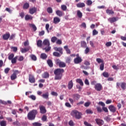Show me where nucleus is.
I'll return each mask as SVG.
<instances>
[{
    "label": "nucleus",
    "instance_id": "nucleus-50",
    "mask_svg": "<svg viewBox=\"0 0 126 126\" xmlns=\"http://www.w3.org/2000/svg\"><path fill=\"white\" fill-rule=\"evenodd\" d=\"M71 61V58L69 57L67 58L66 60V63H70Z\"/></svg>",
    "mask_w": 126,
    "mask_h": 126
},
{
    "label": "nucleus",
    "instance_id": "nucleus-55",
    "mask_svg": "<svg viewBox=\"0 0 126 126\" xmlns=\"http://www.w3.org/2000/svg\"><path fill=\"white\" fill-rule=\"evenodd\" d=\"M98 34V31H96L95 29H94L93 31V35L94 36H95V35H97Z\"/></svg>",
    "mask_w": 126,
    "mask_h": 126
},
{
    "label": "nucleus",
    "instance_id": "nucleus-25",
    "mask_svg": "<svg viewBox=\"0 0 126 126\" xmlns=\"http://www.w3.org/2000/svg\"><path fill=\"white\" fill-rule=\"evenodd\" d=\"M73 98L74 100H79L80 98V95L78 94H73Z\"/></svg>",
    "mask_w": 126,
    "mask_h": 126
},
{
    "label": "nucleus",
    "instance_id": "nucleus-49",
    "mask_svg": "<svg viewBox=\"0 0 126 126\" xmlns=\"http://www.w3.org/2000/svg\"><path fill=\"white\" fill-rule=\"evenodd\" d=\"M36 12H37V8L33 7L32 8V14H33V13H36Z\"/></svg>",
    "mask_w": 126,
    "mask_h": 126
},
{
    "label": "nucleus",
    "instance_id": "nucleus-31",
    "mask_svg": "<svg viewBox=\"0 0 126 126\" xmlns=\"http://www.w3.org/2000/svg\"><path fill=\"white\" fill-rule=\"evenodd\" d=\"M28 119L30 121H32V111L28 114Z\"/></svg>",
    "mask_w": 126,
    "mask_h": 126
},
{
    "label": "nucleus",
    "instance_id": "nucleus-27",
    "mask_svg": "<svg viewBox=\"0 0 126 126\" xmlns=\"http://www.w3.org/2000/svg\"><path fill=\"white\" fill-rule=\"evenodd\" d=\"M42 97H43V98H44V99H49V93L47 92L44 94H43L42 95Z\"/></svg>",
    "mask_w": 126,
    "mask_h": 126
},
{
    "label": "nucleus",
    "instance_id": "nucleus-44",
    "mask_svg": "<svg viewBox=\"0 0 126 126\" xmlns=\"http://www.w3.org/2000/svg\"><path fill=\"white\" fill-rule=\"evenodd\" d=\"M34 126H42V124L38 122H35L32 124Z\"/></svg>",
    "mask_w": 126,
    "mask_h": 126
},
{
    "label": "nucleus",
    "instance_id": "nucleus-42",
    "mask_svg": "<svg viewBox=\"0 0 126 126\" xmlns=\"http://www.w3.org/2000/svg\"><path fill=\"white\" fill-rule=\"evenodd\" d=\"M61 8H62V10H63V11H65V10H66L67 7H66V6L65 5H62Z\"/></svg>",
    "mask_w": 126,
    "mask_h": 126
},
{
    "label": "nucleus",
    "instance_id": "nucleus-4",
    "mask_svg": "<svg viewBox=\"0 0 126 126\" xmlns=\"http://www.w3.org/2000/svg\"><path fill=\"white\" fill-rule=\"evenodd\" d=\"M120 85L122 89L123 90H125V89H126V83L123 82L121 83H117V88H119L120 87Z\"/></svg>",
    "mask_w": 126,
    "mask_h": 126
},
{
    "label": "nucleus",
    "instance_id": "nucleus-41",
    "mask_svg": "<svg viewBox=\"0 0 126 126\" xmlns=\"http://www.w3.org/2000/svg\"><path fill=\"white\" fill-rule=\"evenodd\" d=\"M102 75H103V76H104V77L108 78V77H109V73L107 72H104L102 73Z\"/></svg>",
    "mask_w": 126,
    "mask_h": 126
},
{
    "label": "nucleus",
    "instance_id": "nucleus-46",
    "mask_svg": "<svg viewBox=\"0 0 126 126\" xmlns=\"http://www.w3.org/2000/svg\"><path fill=\"white\" fill-rule=\"evenodd\" d=\"M86 114H93V111H92V110H91V109H87L86 110Z\"/></svg>",
    "mask_w": 126,
    "mask_h": 126
},
{
    "label": "nucleus",
    "instance_id": "nucleus-51",
    "mask_svg": "<svg viewBox=\"0 0 126 126\" xmlns=\"http://www.w3.org/2000/svg\"><path fill=\"white\" fill-rule=\"evenodd\" d=\"M32 28L34 32H35V31H37V27H36V26H35V25L32 24Z\"/></svg>",
    "mask_w": 126,
    "mask_h": 126
},
{
    "label": "nucleus",
    "instance_id": "nucleus-34",
    "mask_svg": "<svg viewBox=\"0 0 126 126\" xmlns=\"http://www.w3.org/2000/svg\"><path fill=\"white\" fill-rule=\"evenodd\" d=\"M37 47H42V40H39L37 41Z\"/></svg>",
    "mask_w": 126,
    "mask_h": 126
},
{
    "label": "nucleus",
    "instance_id": "nucleus-60",
    "mask_svg": "<svg viewBox=\"0 0 126 126\" xmlns=\"http://www.w3.org/2000/svg\"><path fill=\"white\" fill-rule=\"evenodd\" d=\"M24 45L25 46V47H27V46L29 45V42L28 41V40H27L26 41L24 42Z\"/></svg>",
    "mask_w": 126,
    "mask_h": 126
},
{
    "label": "nucleus",
    "instance_id": "nucleus-56",
    "mask_svg": "<svg viewBox=\"0 0 126 126\" xmlns=\"http://www.w3.org/2000/svg\"><path fill=\"white\" fill-rule=\"evenodd\" d=\"M12 50H13V51L15 53H16L17 52V47H11Z\"/></svg>",
    "mask_w": 126,
    "mask_h": 126
},
{
    "label": "nucleus",
    "instance_id": "nucleus-37",
    "mask_svg": "<svg viewBox=\"0 0 126 126\" xmlns=\"http://www.w3.org/2000/svg\"><path fill=\"white\" fill-rule=\"evenodd\" d=\"M89 52H90V48L89 47H86V49L85 50V54H86V55H87V54H88Z\"/></svg>",
    "mask_w": 126,
    "mask_h": 126
},
{
    "label": "nucleus",
    "instance_id": "nucleus-52",
    "mask_svg": "<svg viewBox=\"0 0 126 126\" xmlns=\"http://www.w3.org/2000/svg\"><path fill=\"white\" fill-rule=\"evenodd\" d=\"M42 121L43 122H46L47 121V116L46 115H43L41 118Z\"/></svg>",
    "mask_w": 126,
    "mask_h": 126
},
{
    "label": "nucleus",
    "instance_id": "nucleus-61",
    "mask_svg": "<svg viewBox=\"0 0 126 126\" xmlns=\"http://www.w3.org/2000/svg\"><path fill=\"white\" fill-rule=\"evenodd\" d=\"M91 103L90 102H87L85 103L84 106L85 107H89Z\"/></svg>",
    "mask_w": 126,
    "mask_h": 126
},
{
    "label": "nucleus",
    "instance_id": "nucleus-29",
    "mask_svg": "<svg viewBox=\"0 0 126 126\" xmlns=\"http://www.w3.org/2000/svg\"><path fill=\"white\" fill-rule=\"evenodd\" d=\"M60 67H65L66 66V64L64 62H61L59 64Z\"/></svg>",
    "mask_w": 126,
    "mask_h": 126
},
{
    "label": "nucleus",
    "instance_id": "nucleus-45",
    "mask_svg": "<svg viewBox=\"0 0 126 126\" xmlns=\"http://www.w3.org/2000/svg\"><path fill=\"white\" fill-rule=\"evenodd\" d=\"M16 77H17L16 74L13 73L11 76V79H16Z\"/></svg>",
    "mask_w": 126,
    "mask_h": 126
},
{
    "label": "nucleus",
    "instance_id": "nucleus-9",
    "mask_svg": "<svg viewBox=\"0 0 126 126\" xmlns=\"http://www.w3.org/2000/svg\"><path fill=\"white\" fill-rule=\"evenodd\" d=\"M95 122L98 126H103L104 125V121L101 119H96Z\"/></svg>",
    "mask_w": 126,
    "mask_h": 126
},
{
    "label": "nucleus",
    "instance_id": "nucleus-58",
    "mask_svg": "<svg viewBox=\"0 0 126 126\" xmlns=\"http://www.w3.org/2000/svg\"><path fill=\"white\" fill-rule=\"evenodd\" d=\"M56 44H58V45H62V44H63V42L62 41V40L58 39L56 42Z\"/></svg>",
    "mask_w": 126,
    "mask_h": 126
},
{
    "label": "nucleus",
    "instance_id": "nucleus-48",
    "mask_svg": "<svg viewBox=\"0 0 126 126\" xmlns=\"http://www.w3.org/2000/svg\"><path fill=\"white\" fill-rule=\"evenodd\" d=\"M62 62L60 59H56L55 60V63L57 65H59L60 63H61Z\"/></svg>",
    "mask_w": 126,
    "mask_h": 126
},
{
    "label": "nucleus",
    "instance_id": "nucleus-6",
    "mask_svg": "<svg viewBox=\"0 0 126 126\" xmlns=\"http://www.w3.org/2000/svg\"><path fill=\"white\" fill-rule=\"evenodd\" d=\"M74 63L76 64H78V63H81L82 62V59L81 57H76L74 59Z\"/></svg>",
    "mask_w": 126,
    "mask_h": 126
},
{
    "label": "nucleus",
    "instance_id": "nucleus-22",
    "mask_svg": "<svg viewBox=\"0 0 126 126\" xmlns=\"http://www.w3.org/2000/svg\"><path fill=\"white\" fill-rule=\"evenodd\" d=\"M47 63L49 66H50V67H53V61L51 59H49L47 60Z\"/></svg>",
    "mask_w": 126,
    "mask_h": 126
},
{
    "label": "nucleus",
    "instance_id": "nucleus-21",
    "mask_svg": "<svg viewBox=\"0 0 126 126\" xmlns=\"http://www.w3.org/2000/svg\"><path fill=\"white\" fill-rule=\"evenodd\" d=\"M106 12L107 13V14H109V15H113L115 13V12H114V11L113 10H110V9H107L106 10Z\"/></svg>",
    "mask_w": 126,
    "mask_h": 126
},
{
    "label": "nucleus",
    "instance_id": "nucleus-38",
    "mask_svg": "<svg viewBox=\"0 0 126 126\" xmlns=\"http://www.w3.org/2000/svg\"><path fill=\"white\" fill-rule=\"evenodd\" d=\"M0 125L1 126H6V121H2L0 122Z\"/></svg>",
    "mask_w": 126,
    "mask_h": 126
},
{
    "label": "nucleus",
    "instance_id": "nucleus-36",
    "mask_svg": "<svg viewBox=\"0 0 126 126\" xmlns=\"http://www.w3.org/2000/svg\"><path fill=\"white\" fill-rule=\"evenodd\" d=\"M92 3H93V2L91 0H87L86 1V4L87 5H92Z\"/></svg>",
    "mask_w": 126,
    "mask_h": 126
},
{
    "label": "nucleus",
    "instance_id": "nucleus-40",
    "mask_svg": "<svg viewBox=\"0 0 126 126\" xmlns=\"http://www.w3.org/2000/svg\"><path fill=\"white\" fill-rule=\"evenodd\" d=\"M57 40H58V38L56 36H54L51 38V42L52 43H55L56 41H57Z\"/></svg>",
    "mask_w": 126,
    "mask_h": 126
},
{
    "label": "nucleus",
    "instance_id": "nucleus-35",
    "mask_svg": "<svg viewBox=\"0 0 126 126\" xmlns=\"http://www.w3.org/2000/svg\"><path fill=\"white\" fill-rule=\"evenodd\" d=\"M76 82L78 83H79L81 86H83V82L82 81V80L81 79H77L76 80Z\"/></svg>",
    "mask_w": 126,
    "mask_h": 126
},
{
    "label": "nucleus",
    "instance_id": "nucleus-13",
    "mask_svg": "<svg viewBox=\"0 0 126 126\" xmlns=\"http://www.w3.org/2000/svg\"><path fill=\"white\" fill-rule=\"evenodd\" d=\"M63 48L66 51V54L70 55L71 54V51H70V49L68 48V45H66L63 47Z\"/></svg>",
    "mask_w": 126,
    "mask_h": 126
},
{
    "label": "nucleus",
    "instance_id": "nucleus-18",
    "mask_svg": "<svg viewBox=\"0 0 126 126\" xmlns=\"http://www.w3.org/2000/svg\"><path fill=\"white\" fill-rule=\"evenodd\" d=\"M81 47L84 48L87 47V43H86V42L85 41H81Z\"/></svg>",
    "mask_w": 126,
    "mask_h": 126
},
{
    "label": "nucleus",
    "instance_id": "nucleus-19",
    "mask_svg": "<svg viewBox=\"0 0 126 126\" xmlns=\"http://www.w3.org/2000/svg\"><path fill=\"white\" fill-rule=\"evenodd\" d=\"M77 15L79 18H82V16H83L82 12L79 10L77 11Z\"/></svg>",
    "mask_w": 126,
    "mask_h": 126
},
{
    "label": "nucleus",
    "instance_id": "nucleus-15",
    "mask_svg": "<svg viewBox=\"0 0 126 126\" xmlns=\"http://www.w3.org/2000/svg\"><path fill=\"white\" fill-rule=\"evenodd\" d=\"M61 22V19L59 18L58 17H56L54 18V21L53 22L54 23V24H58V23H59V22Z\"/></svg>",
    "mask_w": 126,
    "mask_h": 126
},
{
    "label": "nucleus",
    "instance_id": "nucleus-54",
    "mask_svg": "<svg viewBox=\"0 0 126 126\" xmlns=\"http://www.w3.org/2000/svg\"><path fill=\"white\" fill-rule=\"evenodd\" d=\"M10 70V68H6L4 69V72L6 73V74H7L8 73L9 71Z\"/></svg>",
    "mask_w": 126,
    "mask_h": 126
},
{
    "label": "nucleus",
    "instance_id": "nucleus-33",
    "mask_svg": "<svg viewBox=\"0 0 126 126\" xmlns=\"http://www.w3.org/2000/svg\"><path fill=\"white\" fill-rule=\"evenodd\" d=\"M62 54H60L59 52H55L53 53V56L54 57H57V58H60Z\"/></svg>",
    "mask_w": 126,
    "mask_h": 126
},
{
    "label": "nucleus",
    "instance_id": "nucleus-3",
    "mask_svg": "<svg viewBox=\"0 0 126 126\" xmlns=\"http://www.w3.org/2000/svg\"><path fill=\"white\" fill-rule=\"evenodd\" d=\"M72 116H75L76 119H81V116H82V114L81 113L76 111L73 110L71 112Z\"/></svg>",
    "mask_w": 126,
    "mask_h": 126
},
{
    "label": "nucleus",
    "instance_id": "nucleus-5",
    "mask_svg": "<svg viewBox=\"0 0 126 126\" xmlns=\"http://www.w3.org/2000/svg\"><path fill=\"white\" fill-rule=\"evenodd\" d=\"M102 88H103V87L100 83H97L94 86V89L96 90V91H101V90H102Z\"/></svg>",
    "mask_w": 126,
    "mask_h": 126
},
{
    "label": "nucleus",
    "instance_id": "nucleus-2",
    "mask_svg": "<svg viewBox=\"0 0 126 126\" xmlns=\"http://www.w3.org/2000/svg\"><path fill=\"white\" fill-rule=\"evenodd\" d=\"M43 44L44 46H47V48L45 47L44 50H45V52H48L49 51H51V47L50 46V41L48 39H45L43 41Z\"/></svg>",
    "mask_w": 126,
    "mask_h": 126
},
{
    "label": "nucleus",
    "instance_id": "nucleus-1",
    "mask_svg": "<svg viewBox=\"0 0 126 126\" xmlns=\"http://www.w3.org/2000/svg\"><path fill=\"white\" fill-rule=\"evenodd\" d=\"M63 72H64V70L63 69L57 68L55 69L54 71L55 75V79H62L63 73Z\"/></svg>",
    "mask_w": 126,
    "mask_h": 126
},
{
    "label": "nucleus",
    "instance_id": "nucleus-64",
    "mask_svg": "<svg viewBox=\"0 0 126 126\" xmlns=\"http://www.w3.org/2000/svg\"><path fill=\"white\" fill-rule=\"evenodd\" d=\"M51 94L53 96H58V93H57V92H52Z\"/></svg>",
    "mask_w": 126,
    "mask_h": 126
},
{
    "label": "nucleus",
    "instance_id": "nucleus-59",
    "mask_svg": "<svg viewBox=\"0 0 126 126\" xmlns=\"http://www.w3.org/2000/svg\"><path fill=\"white\" fill-rule=\"evenodd\" d=\"M5 10L9 12V13H11V12H12V10L10 9L9 8H6Z\"/></svg>",
    "mask_w": 126,
    "mask_h": 126
},
{
    "label": "nucleus",
    "instance_id": "nucleus-12",
    "mask_svg": "<svg viewBox=\"0 0 126 126\" xmlns=\"http://www.w3.org/2000/svg\"><path fill=\"white\" fill-rule=\"evenodd\" d=\"M108 109L110 110V111L112 112V113H115V112H116V109L114 105H111L109 106Z\"/></svg>",
    "mask_w": 126,
    "mask_h": 126
},
{
    "label": "nucleus",
    "instance_id": "nucleus-53",
    "mask_svg": "<svg viewBox=\"0 0 126 126\" xmlns=\"http://www.w3.org/2000/svg\"><path fill=\"white\" fill-rule=\"evenodd\" d=\"M9 38L10 40H12L13 39H14V38H15V34H11Z\"/></svg>",
    "mask_w": 126,
    "mask_h": 126
},
{
    "label": "nucleus",
    "instance_id": "nucleus-8",
    "mask_svg": "<svg viewBox=\"0 0 126 126\" xmlns=\"http://www.w3.org/2000/svg\"><path fill=\"white\" fill-rule=\"evenodd\" d=\"M9 37H10V34L9 32L6 33L2 35V39L5 40H7L9 39Z\"/></svg>",
    "mask_w": 126,
    "mask_h": 126
},
{
    "label": "nucleus",
    "instance_id": "nucleus-28",
    "mask_svg": "<svg viewBox=\"0 0 126 126\" xmlns=\"http://www.w3.org/2000/svg\"><path fill=\"white\" fill-rule=\"evenodd\" d=\"M29 51V47H27L26 48H21V52L22 53H26V52H28Z\"/></svg>",
    "mask_w": 126,
    "mask_h": 126
},
{
    "label": "nucleus",
    "instance_id": "nucleus-63",
    "mask_svg": "<svg viewBox=\"0 0 126 126\" xmlns=\"http://www.w3.org/2000/svg\"><path fill=\"white\" fill-rule=\"evenodd\" d=\"M45 34V31H42L41 32H39V36H43Z\"/></svg>",
    "mask_w": 126,
    "mask_h": 126
},
{
    "label": "nucleus",
    "instance_id": "nucleus-23",
    "mask_svg": "<svg viewBox=\"0 0 126 126\" xmlns=\"http://www.w3.org/2000/svg\"><path fill=\"white\" fill-rule=\"evenodd\" d=\"M48 58V56L45 53H42L40 55V58L42 60H46Z\"/></svg>",
    "mask_w": 126,
    "mask_h": 126
},
{
    "label": "nucleus",
    "instance_id": "nucleus-17",
    "mask_svg": "<svg viewBox=\"0 0 126 126\" xmlns=\"http://www.w3.org/2000/svg\"><path fill=\"white\" fill-rule=\"evenodd\" d=\"M77 7L82 8L85 7V3L83 2H79L76 4Z\"/></svg>",
    "mask_w": 126,
    "mask_h": 126
},
{
    "label": "nucleus",
    "instance_id": "nucleus-16",
    "mask_svg": "<svg viewBox=\"0 0 126 126\" xmlns=\"http://www.w3.org/2000/svg\"><path fill=\"white\" fill-rule=\"evenodd\" d=\"M37 112L36 110H33L32 111V120H34L36 117V115L37 114Z\"/></svg>",
    "mask_w": 126,
    "mask_h": 126
},
{
    "label": "nucleus",
    "instance_id": "nucleus-24",
    "mask_svg": "<svg viewBox=\"0 0 126 126\" xmlns=\"http://www.w3.org/2000/svg\"><path fill=\"white\" fill-rule=\"evenodd\" d=\"M43 78H49L50 76V74L48 72H44L42 75Z\"/></svg>",
    "mask_w": 126,
    "mask_h": 126
},
{
    "label": "nucleus",
    "instance_id": "nucleus-57",
    "mask_svg": "<svg viewBox=\"0 0 126 126\" xmlns=\"http://www.w3.org/2000/svg\"><path fill=\"white\" fill-rule=\"evenodd\" d=\"M23 60H24V57H23V56H20L19 57V58L18 59V60L19 62H22V61H23Z\"/></svg>",
    "mask_w": 126,
    "mask_h": 126
},
{
    "label": "nucleus",
    "instance_id": "nucleus-14",
    "mask_svg": "<svg viewBox=\"0 0 126 126\" xmlns=\"http://www.w3.org/2000/svg\"><path fill=\"white\" fill-rule=\"evenodd\" d=\"M57 15L59 16V17H62L64 14L63 12L60 10H58L56 11Z\"/></svg>",
    "mask_w": 126,
    "mask_h": 126
},
{
    "label": "nucleus",
    "instance_id": "nucleus-62",
    "mask_svg": "<svg viewBox=\"0 0 126 126\" xmlns=\"http://www.w3.org/2000/svg\"><path fill=\"white\" fill-rule=\"evenodd\" d=\"M100 70H104V63H102L100 65Z\"/></svg>",
    "mask_w": 126,
    "mask_h": 126
},
{
    "label": "nucleus",
    "instance_id": "nucleus-7",
    "mask_svg": "<svg viewBox=\"0 0 126 126\" xmlns=\"http://www.w3.org/2000/svg\"><path fill=\"white\" fill-rule=\"evenodd\" d=\"M39 109L41 114H46L47 113V110H46V107L43 105H40L39 106Z\"/></svg>",
    "mask_w": 126,
    "mask_h": 126
},
{
    "label": "nucleus",
    "instance_id": "nucleus-47",
    "mask_svg": "<svg viewBox=\"0 0 126 126\" xmlns=\"http://www.w3.org/2000/svg\"><path fill=\"white\" fill-rule=\"evenodd\" d=\"M32 92H28L26 93V95H29V97L32 99V95H31Z\"/></svg>",
    "mask_w": 126,
    "mask_h": 126
},
{
    "label": "nucleus",
    "instance_id": "nucleus-26",
    "mask_svg": "<svg viewBox=\"0 0 126 126\" xmlns=\"http://www.w3.org/2000/svg\"><path fill=\"white\" fill-rule=\"evenodd\" d=\"M23 9H28L29 8V3L28 2H26L24 4L23 6Z\"/></svg>",
    "mask_w": 126,
    "mask_h": 126
},
{
    "label": "nucleus",
    "instance_id": "nucleus-39",
    "mask_svg": "<svg viewBox=\"0 0 126 126\" xmlns=\"http://www.w3.org/2000/svg\"><path fill=\"white\" fill-rule=\"evenodd\" d=\"M47 12H48V13H53V9L52 8V7H49L47 8Z\"/></svg>",
    "mask_w": 126,
    "mask_h": 126
},
{
    "label": "nucleus",
    "instance_id": "nucleus-10",
    "mask_svg": "<svg viewBox=\"0 0 126 126\" xmlns=\"http://www.w3.org/2000/svg\"><path fill=\"white\" fill-rule=\"evenodd\" d=\"M118 20H119V18H116V17H111V18H109L108 19V21H109L111 23H114V22H116Z\"/></svg>",
    "mask_w": 126,
    "mask_h": 126
},
{
    "label": "nucleus",
    "instance_id": "nucleus-30",
    "mask_svg": "<svg viewBox=\"0 0 126 126\" xmlns=\"http://www.w3.org/2000/svg\"><path fill=\"white\" fill-rule=\"evenodd\" d=\"M17 59H18V56L15 57L13 59H12L11 60V63H16Z\"/></svg>",
    "mask_w": 126,
    "mask_h": 126
},
{
    "label": "nucleus",
    "instance_id": "nucleus-43",
    "mask_svg": "<svg viewBox=\"0 0 126 126\" xmlns=\"http://www.w3.org/2000/svg\"><path fill=\"white\" fill-rule=\"evenodd\" d=\"M14 57V54H11L10 55H9L8 59V60H9V61H11L12 59H13Z\"/></svg>",
    "mask_w": 126,
    "mask_h": 126
},
{
    "label": "nucleus",
    "instance_id": "nucleus-20",
    "mask_svg": "<svg viewBox=\"0 0 126 126\" xmlns=\"http://www.w3.org/2000/svg\"><path fill=\"white\" fill-rule=\"evenodd\" d=\"M73 87V83L72 82V80H71L70 82H69L68 84V88L69 90L71 89Z\"/></svg>",
    "mask_w": 126,
    "mask_h": 126
},
{
    "label": "nucleus",
    "instance_id": "nucleus-32",
    "mask_svg": "<svg viewBox=\"0 0 126 126\" xmlns=\"http://www.w3.org/2000/svg\"><path fill=\"white\" fill-rule=\"evenodd\" d=\"M25 19L27 21L32 19V17L31 15H27L25 16Z\"/></svg>",
    "mask_w": 126,
    "mask_h": 126
},
{
    "label": "nucleus",
    "instance_id": "nucleus-11",
    "mask_svg": "<svg viewBox=\"0 0 126 126\" xmlns=\"http://www.w3.org/2000/svg\"><path fill=\"white\" fill-rule=\"evenodd\" d=\"M55 51H56V52H59V53L61 54V55H63V48L62 47H55L54 48Z\"/></svg>",
    "mask_w": 126,
    "mask_h": 126
}]
</instances>
